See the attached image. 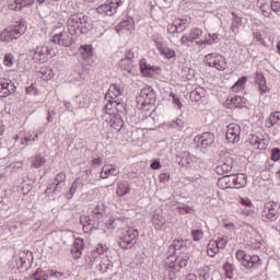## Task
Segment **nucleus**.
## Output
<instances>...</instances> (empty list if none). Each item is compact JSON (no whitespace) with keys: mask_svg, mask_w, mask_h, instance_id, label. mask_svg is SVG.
<instances>
[{"mask_svg":"<svg viewBox=\"0 0 280 280\" xmlns=\"http://www.w3.org/2000/svg\"><path fill=\"white\" fill-rule=\"evenodd\" d=\"M279 215V206L275 201H269L265 205V209L262 211V218L267 221L277 220Z\"/></svg>","mask_w":280,"mask_h":280,"instance_id":"4468645a","label":"nucleus"},{"mask_svg":"<svg viewBox=\"0 0 280 280\" xmlns=\"http://www.w3.org/2000/svg\"><path fill=\"white\" fill-rule=\"evenodd\" d=\"M151 222L155 229H159L160 231H165L170 228V224H167V221L165 220V217L161 212H156L153 214Z\"/></svg>","mask_w":280,"mask_h":280,"instance_id":"412c9836","label":"nucleus"},{"mask_svg":"<svg viewBox=\"0 0 280 280\" xmlns=\"http://www.w3.org/2000/svg\"><path fill=\"white\" fill-rule=\"evenodd\" d=\"M10 96V79L0 75V97Z\"/></svg>","mask_w":280,"mask_h":280,"instance_id":"bb28decb","label":"nucleus"},{"mask_svg":"<svg viewBox=\"0 0 280 280\" xmlns=\"http://www.w3.org/2000/svg\"><path fill=\"white\" fill-rule=\"evenodd\" d=\"M140 72L144 78H154L161 73V69L159 67L150 66L145 59L140 61Z\"/></svg>","mask_w":280,"mask_h":280,"instance_id":"f3484780","label":"nucleus"},{"mask_svg":"<svg viewBox=\"0 0 280 280\" xmlns=\"http://www.w3.org/2000/svg\"><path fill=\"white\" fill-rule=\"evenodd\" d=\"M9 27L11 28V32H13V36H15V39L20 36H23V34L27 31V25L25 23H19Z\"/></svg>","mask_w":280,"mask_h":280,"instance_id":"72a5a7b5","label":"nucleus"},{"mask_svg":"<svg viewBox=\"0 0 280 280\" xmlns=\"http://www.w3.org/2000/svg\"><path fill=\"white\" fill-rule=\"evenodd\" d=\"M192 242H200L205 237V232L202 230H194L191 232Z\"/></svg>","mask_w":280,"mask_h":280,"instance_id":"3c124183","label":"nucleus"},{"mask_svg":"<svg viewBox=\"0 0 280 280\" xmlns=\"http://www.w3.org/2000/svg\"><path fill=\"white\" fill-rule=\"evenodd\" d=\"M241 135H242V127H240V125L237 124L228 125L226 131H225V139L228 143H231L232 145H234L235 143H240Z\"/></svg>","mask_w":280,"mask_h":280,"instance_id":"6e6552de","label":"nucleus"},{"mask_svg":"<svg viewBox=\"0 0 280 280\" xmlns=\"http://www.w3.org/2000/svg\"><path fill=\"white\" fill-rule=\"evenodd\" d=\"M33 280H48L49 272L43 268H38L31 277Z\"/></svg>","mask_w":280,"mask_h":280,"instance_id":"4c0bfd02","label":"nucleus"},{"mask_svg":"<svg viewBox=\"0 0 280 280\" xmlns=\"http://www.w3.org/2000/svg\"><path fill=\"white\" fill-rule=\"evenodd\" d=\"M68 32L74 36L75 34H85L86 28H84V24L82 23V19L78 15H71L68 19Z\"/></svg>","mask_w":280,"mask_h":280,"instance_id":"1a4fd4ad","label":"nucleus"},{"mask_svg":"<svg viewBox=\"0 0 280 280\" xmlns=\"http://www.w3.org/2000/svg\"><path fill=\"white\" fill-rule=\"evenodd\" d=\"M137 237H139V231L129 228L119 236L118 246L122 248V250H128L137 244Z\"/></svg>","mask_w":280,"mask_h":280,"instance_id":"39448f33","label":"nucleus"},{"mask_svg":"<svg viewBox=\"0 0 280 280\" xmlns=\"http://www.w3.org/2000/svg\"><path fill=\"white\" fill-rule=\"evenodd\" d=\"M280 121V113L273 112L269 115V117L265 121L266 128H272L273 126H277Z\"/></svg>","mask_w":280,"mask_h":280,"instance_id":"473e14b6","label":"nucleus"},{"mask_svg":"<svg viewBox=\"0 0 280 280\" xmlns=\"http://www.w3.org/2000/svg\"><path fill=\"white\" fill-rule=\"evenodd\" d=\"M173 23L175 24L178 34H180V32H185L187 27V22L185 20H175Z\"/></svg>","mask_w":280,"mask_h":280,"instance_id":"09e8293b","label":"nucleus"},{"mask_svg":"<svg viewBox=\"0 0 280 280\" xmlns=\"http://www.w3.org/2000/svg\"><path fill=\"white\" fill-rule=\"evenodd\" d=\"M151 170H159L161 167V162L159 160H154L151 165Z\"/></svg>","mask_w":280,"mask_h":280,"instance_id":"338daca9","label":"nucleus"},{"mask_svg":"<svg viewBox=\"0 0 280 280\" xmlns=\"http://www.w3.org/2000/svg\"><path fill=\"white\" fill-rule=\"evenodd\" d=\"M199 277H201L203 280L209 279V277H211V269L207 266L202 267L199 271Z\"/></svg>","mask_w":280,"mask_h":280,"instance_id":"603ef678","label":"nucleus"},{"mask_svg":"<svg viewBox=\"0 0 280 280\" xmlns=\"http://www.w3.org/2000/svg\"><path fill=\"white\" fill-rule=\"evenodd\" d=\"M116 32L119 36H130L135 32V19L125 18L117 26Z\"/></svg>","mask_w":280,"mask_h":280,"instance_id":"9d476101","label":"nucleus"},{"mask_svg":"<svg viewBox=\"0 0 280 280\" xmlns=\"http://www.w3.org/2000/svg\"><path fill=\"white\" fill-rule=\"evenodd\" d=\"M0 40L2 43H12V40H16V37L10 26L0 32Z\"/></svg>","mask_w":280,"mask_h":280,"instance_id":"7c9ffc66","label":"nucleus"},{"mask_svg":"<svg viewBox=\"0 0 280 280\" xmlns=\"http://www.w3.org/2000/svg\"><path fill=\"white\" fill-rule=\"evenodd\" d=\"M9 10L18 11L21 10L20 0H10L8 3Z\"/></svg>","mask_w":280,"mask_h":280,"instance_id":"864d4df0","label":"nucleus"},{"mask_svg":"<svg viewBox=\"0 0 280 280\" xmlns=\"http://www.w3.org/2000/svg\"><path fill=\"white\" fill-rule=\"evenodd\" d=\"M246 82H248V79L246 77H242L235 82L233 90L236 92L244 91V89H246Z\"/></svg>","mask_w":280,"mask_h":280,"instance_id":"a18cd8bd","label":"nucleus"},{"mask_svg":"<svg viewBox=\"0 0 280 280\" xmlns=\"http://www.w3.org/2000/svg\"><path fill=\"white\" fill-rule=\"evenodd\" d=\"M125 75H137V67L128 59H121L118 63Z\"/></svg>","mask_w":280,"mask_h":280,"instance_id":"5701e85b","label":"nucleus"},{"mask_svg":"<svg viewBox=\"0 0 280 280\" xmlns=\"http://www.w3.org/2000/svg\"><path fill=\"white\" fill-rule=\"evenodd\" d=\"M20 137L22 138L21 143L22 145H27V143H31V141H36L38 139V136L34 131H23L20 133Z\"/></svg>","mask_w":280,"mask_h":280,"instance_id":"c756f323","label":"nucleus"},{"mask_svg":"<svg viewBox=\"0 0 280 280\" xmlns=\"http://www.w3.org/2000/svg\"><path fill=\"white\" fill-rule=\"evenodd\" d=\"M270 9L272 12H280V0H270Z\"/></svg>","mask_w":280,"mask_h":280,"instance_id":"5fc2aeb1","label":"nucleus"},{"mask_svg":"<svg viewBox=\"0 0 280 280\" xmlns=\"http://www.w3.org/2000/svg\"><path fill=\"white\" fill-rule=\"evenodd\" d=\"M119 175V168L113 164H105L103 165L100 176L101 178H110V176H118Z\"/></svg>","mask_w":280,"mask_h":280,"instance_id":"4be33fe9","label":"nucleus"},{"mask_svg":"<svg viewBox=\"0 0 280 280\" xmlns=\"http://www.w3.org/2000/svg\"><path fill=\"white\" fill-rule=\"evenodd\" d=\"M49 275L50 277H55L56 279H60V277H62V273L57 270H50Z\"/></svg>","mask_w":280,"mask_h":280,"instance_id":"774afa93","label":"nucleus"},{"mask_svg":"<svg viewBox=\"0 0 280 280\" xmlns=\"http://www.w3.org/2000/svg\"><path fill=\"white\" fill-rule=\"evenodd\" d=\"M224 229H226V231H233V233H235V231H237V228L235 226V223H225L224 224Z\"/></svg>","mask_w":280,"mask_h":280,"instance_id":"0e129e2a","label":"nucleus"},{"mask_svg":"<svg viewBox=\"0 0 280 280\" xmlns=\"http://www.w3.org/2000/svg\"><path fill=\"white\" fill-rule=\"evenodd\" d=\"M220 253V247H218V243L215 241H210L207 246V254L209 257H215Z\"/></svg>","mask_w":280,"mask_h":280,"instance_id":"ea45409f","label":"nucleus"},{"mask_svg":"<svg viewBox=\"0 0 280 280\" xmlns=\"http://www.w3.org/2000/svg\"><path fill=\"white\" fill-rule=\"evenodd\" d=\"M67 180V175L65 173H59L56 176V183L57 185H60V183H65Z\"/></svg>","mask_w":280,"mask_h":280,"instance_id":"bf43d9fd","label":"nucleus"},{"mask_svg":"<svg viewBox=\"0 0 280 280\" xmlns=\"http://www.w3.org/2000/svg\"><path fill=\"white\" fill-rule=\"evenodd\" d=\"M100 220L98 217L91 219L89 215H81L80 222L83 226L84 233H92V231H97L100 229Z\"/></svg>","mask_w":280,"mask_h":280,"instance_id":"ddd939ff","label":"nucleus"},{"mask_svg":"<svg viewBox=\"0 0 280 280\" xmlns=\"http://www.w3.org/2000/svg\"><path fill=\"white\" fill-rule=\"evenodd\" d=\"M80 54L83 58H91L93 56V46L92 45H83L80 47Z\"/></svg>","mask_w":280,"mask_h":280,"instance_id":"49530a36","label":"nucleus"},{"mask_svg":"<svg viewBox=\"0 0 280 280\" xmlns=\"http://www.w3.org/2000/svg\"><path fill=\"white\" fill-rule=\"evenodd\" d=\"M258 3H259V8H260L264 16H269L270 13L268 11H266V8H268V4L264 5V0L259 1Z\"/></svg>","mask_w":280,"mask_h":280,"instance_id":"052dcab7","label":"nucleus"},{"mask_svg":"<svg viewBox=\"0 0 280 280\" xmlns=\"http://www.w3.org/2000/svg\"><path fill=\"white\" fill-rule=\"evenodd\" d=\"M271 161H280V149L275 148L271 150Z\"/></svg>","mask_w":280,"mask_h":280,"instance_id":"6e6d98bb","label":"nucleus"},{"mask_svg":"<svg viewBox=\"0 0 280 280\" xmlns=\"http://www.w3.org/2000/svg\"><path fill=\"white\" fill-rule=\"evenodd\" d=\"M233 170V158L224 155L217 165V174H229Z\"/></svg>","mask_w":280,"mask_h":280,"instance_id":"a211bd4d","label":"nucleus"},{"mask_svg":"<svg viewBox=\"0 0 280 280\" xmlns=\"http://www.w3.org/2000/svg\"><path fill=\"white\" fill-rule=\"evenodd\" d=\"M255 86L259 95H266V93L270 92V85H268V81L266 80V77L261 72L256 73Z\"/></svg>","mask_w":280,"mask_h":280,"instance_id":"dca6fc26","label":"nucleus"},{"mask_svg":"<svg viewBox=\"0 0 280 280\" xmlns=\"http://www.w3.org/2000/svg\"><path fill=\"white\" fill-rule=\"evenodd\" d=\"M248 101L244 96H231L223 103L224 108L229 110H235V108H246Z\"/></svg>","mask_w":280,"mask_h":280,"instance_id":"9b49d317","label":"nucleus"},{"mask_svg":"<svg viewBox=\"0 0 280 280\" xmlns=\"http://www.w3.org/2000/svg\"><path fill=\"white\" fill-rule=\"evenodd\" d=\"M173 126H174V128L183 129V128H185V120H183L182 118H176L173 121Z\"/></svg>","mask_w":280,"mask_h":280,"instance_id":"13d9d810","label":"nucleus"},{"mask_svg":"<svg viewBox=\"0 0 280 280\" xmlns=\"http://www.w3.org/2000/svg\"><path fill=\"white\" fill-rule=\"evenodd\" d=\"M248 143L253 145L256 150H266L268 148V141L260 139L256 135H250L247 139Z\"/></svg>","mask_w":280,"mask_h":280,"instance_id":"b1692460","label":"nucleus"},{"mask_svg":"<svg viewBox=\"0 0 280 280\" xmlns=\"http://www.w3.org/2000/svg\"><path fill=\"white\" fill-rule=\"evenodd\" d=\"M197 141L201 148H208V145H211L213 143V135L207 132L199 137H197Z\"/></svg>","mask_w":280,"mask_h":280,"instance_id":"2f4dec72","label":"nucleus"},{"mask_svg":"<svg viewBox=\"0 0 280 280\" xmlns=\"http://www.w3.org/2000/svg\"><path fill=\"white\" fill-rule=\"evenodd\" d=\"M240 205L247 209L246 215H250V213H253V209H255V206L253 205V201L248 198H241L240 199Z\"/></svg>","mask_w":280,"mask_h":280,"instance_id":"37998d69","label":"nucleus"},{"mask_svg":"<svg viewBox=\"0 0 280 280\" xmlns=\"http://www.w3.org/2000/svg\"><path fill=\"white\" fill-rule=\"evenodd\" d=\"M124 3V0H107L105 3L96 8V12L101 16H113L117 13V8Z\"/></svg>","mask_w":280,"mask_h":280,"instance_id":"423d86ee","label":"nucleus"},{"mask_svg":"<svg viewBox=\"0 0 280 280\" xmlns=\"http://www.w3.org/2000/svg\"><path fill=\"white\" fill-rule=\"evenodd\" d=\"M202 36V30L194 28L191 32L184 34L179 39V45L182 47H191L194 43Z\"/></svg>","mask_w":280,"mask_h":280,"instance_id":"f8f14e48","label":"nucleus"},{"mask_svg":"<svg viewBox=\"0 0 280 280\" xmlns=\"http://www.w3.org/2000/svg\"><path fill=\"white\" fill-rule=\"evenodd\" d=\"M155 47L161 56L166 58V60H172V58H176V51L165 45V40L163 37H154Z\"/></svg>","mask_w":280,"mask_h":280,"instance_id":"0eeeda50","label":"nucleus"},{"mask_svg":"<svg viewBox=\"0 0 280 280\" xmlns=\"http://www.w3.org/2000/svg\"><path fill=\"white\" fill-rule=\"evenodd\" d=\"M106 250H108V245L101 243L96 246V253H98V255H103V253H106Z\"/></svg>","mask_w":280,"mask_h":280,"instance_id":"4d7b16f0","label":"nucleus"},{"mask_svg":"<svg viewBox=\"0 0 280 280\" xmlns=\"http://www.w3.org/2000/svg\"><path fill=\"white\" fill-rule=\"evenodd\" d=\"M109 126L114 128V130H121V126H124V120L121 119V114L109 115Z\"/></svg>","mask_w":280,"mask_h":280,"instance_id":"c85d7f7f","label":"nucleus"},{"mask_svg":"<svg viewBox=\"0 0 280 280\" xmlns=\"http://www.w3.org/2000/svg\"><path fill=\"white\" fill-rule=\"evenodd\" d=\"M3 65L4 67H8V69L14 67V55L11 52H8L3 57Z\"/></svg>","mask_w":280,"mask_h":280,"instance_id":"de8ad7c7","label":"nucleus"},{"mask_svg":"<svg viewBox=\"0 0 280 280\" xmlns=\"http://www.w3.org/2000/svg\"><path fill=\"white\" fill-rule=\"evenodd\" d=\"M248 183V177L243 174H236L232 175V185L233 189H242V187H246V184Z\"/></svg>","mask_w":280,"mask_h":280,"instance_id":"393cba45","label":"nucleus"},{"mask_svg":"<svg viewBox=\"0 0 280 280\" xmlns=\"http://www.w3.org/2000/svg\"><path fill=\"white\" fill-rule=\"evenodd\" d=\"M159 178H160V183H167L170 180V174L162 173L160 174Z\"/></svg>","mask_w":280,"mask_h":280,"instance_id":"69168bd1","label":"nucleus"},{"mask_svg":"<svg viewBox=\"0 0 280 280\" xmlns=\"http://www.w3.org/2000/svg\"><path fill=\"white\" fill-rule=\"evenodd\" d=\"M156 102V93H154L151 88H143L137 97V107L139 110L147 113V110H152Z\"/></svg>","mask_w":280,"mask_h":280,"instance_id":"f03ea898","label":"nucleus"},{"mask_svg":"<svg viewBox=\"0 0 280 280\" xmlns=\"http://www.w3.org/2000/svg\"><path fill=\"white\" fill-rule=\"evenodd\" d=\"M16 268L18 270H27V268L30 267V260L26 259L25 255L20 256L19 258H16Z\"/></svg>","mask_w":280,"mask_h":280,"instance_id":"79ce46f5","label":"nucleus"},{"mask_svg":"<svg viewBox=\"0 0 280 280\" xmlns=\"http://www.w3.org/2000/svg\"><path fill=\"white\" fill-rule=\"evenodd\" d=\"M33 60L39 65L47 62V60H49V49L45 46L37 47L33 56Z\"/></svg>","mask_w":280,"mask_h":280,"instance_id":"aec40b11","label":"nucleus"},{"mask_svg":"<svg viewBox=\"0 0 280 280\" xmlns=\"http://www.w3.org/2000/svg\"><path fill=\"white\" fill-rule=\"evenodd\" d=\"M83 250H84V240L75 238L70 249L72 259H80V257H82Z\"/></svg>","mask_w":280,"mask_h":280,"instance_id":"6ab92c4d","label":"nucleus"},{"mask_svg":"<svg viewBox=\"0 0 280 280\" xmlns=\"http://www.w3.org/2000/svg\"><path fill=\"white\" fill-rule=\"evenodd\" d=\"M218 187L220 189H233L232 175H225L218 179Z\"/></svg>","mask_w":280,"mask_h":280,"instance_id":"cd10ccee","label":"nucleus"},{"mask_svg":"<svg viewBox=\"0 0 280 280\" xmlns=\"http://www.w3.org/2000/svg\"><path fill=\"white\" fill-rule=\"evenodd\" d=\"M124 93V88L119 84H113L109 86L108 95L109 97H119Z\"/></svg>","mask_w":280,"mask_h":280,"instance_id":"58836bf2","label":"nucleus"},{"mask_svg":"<svg viewBox=\"0 0 280 280\" xmlns=\"http://www.w3.org/2000/svg\"><path fill=\"white\" fill-rule=\"evenodd\" d=\"M167 33L168 34H178V31L176 28V24H174V22L172 24L167 25Z\"/></svg>","mask_w":280,"mask_h":280,"instance_id":"680f3d73","label":"nucleus"},{"mask_svg":"<svg viewBox=\"0 0 280 280\" xmlns=\"http://www.w3.org/2000/svg\"><path fill=\"white\" fill-rule=\"evenodd\" d=\"M20 1V8H27V5H32L34 3V0H19Z\"/></svg>","mask_w":280,"mask_h":280,"instance_id":"e2e57ef3","label":"nucleus"},{"mask_svg":"<svg viewBox=\"0 0 280 280\" xmlns=\"http://www.w3.org/2000/svg\"><path fill=\"white\" fill-rule=\"evenodd\" d=\"M235 257L237 261H240V264H242V266L247 270H253V268H259V266H261V258L259 255H250L244 249H237Z\"/></svg>","mask_w":280,"mask_h":280,"instance_id":"7ed1b4c3","label":"nucleus"},{"mask_svg":"<svg viewBox=\"0 0 280 280\" xmlns=\"http://www.w3.org/2000/svg\"><path fill=\"white\" fill-rule=\"evenodd\" d=\"M219 249H224L226 246H229V236L219 237L217 241H214Z\"/></svg>","mask_w":280,"mask_h":280,"instance_id":"8fccbe9b","label":"nucleus"},{"mask_svg":"<svg viewBox=\"0 0 280 280\" xmlns=\"http://www.w3.org/2000/svg\"><path fill=\"white\" fill-rule=\"evenodd\" d=\"M103 231L105 233H113L115 231V219L105 217Z\"/></svg>","mask_w":280,"mask_h":280,"instance_id":"a19ab883","label":"nucleus"},{"mask_svg":"<svg viewBox=\"0 0 280 280\" xmlns=\"http://www.w3.org/2000/svg\"><path fill=\"white\" fill-rule=\"evenodd\" d=\"M203 62L206 67L215 69L217 71H226V58L218 52H211L205 56Z\"/></svg>","mask_w":280,"mask_h":280,"instance_id":"20e7f679","label":"nucleus"},{"mask_svg":"<svg viewBox=\"0 0 280 280\" xmlns=\"http://www.w3.org/2000/svg\"><path fill=\"white\" fill-rule=\"evenodd\" d=\"M52 43L61 45V47H69L71 46V37H69L67 33L60 32L59 34H55L52 36Z\"/></svg>","mask_w":280,"mask_h":280,"instance_id":"a878e982","label":"nucleus"},{"mask_svg":"<svg viewBox=\"0 0 280 280\" xmlns=\"http://www.w3.org/2000/svg\"><path fill=\"white\" fill-rule=\"evenodd\" d=\"M39 73L46 82H49V80H54V69L51 67L45 66L39 69Z\"/></svg>","mask_w":280,"mask_h":280,"instance_id":"c9c22d12","label":"nucleus"},{"mask_svg":"<svg viewBox=\"0 0 280 280\" xmlns=\"http://www.w3.org/2000/svg\"><path fill=\"white\" fill-rule=\"evenodd\" d=\"M217 40H218L217 34H208L205 37L197 40L196 45H198L199 47L202 45H213V43H215Z\"/></svg>","mask_w":280,"mask_h":280,"instance_id":"f704fd0d","label":"nucleus"},{"mask_svg":"<svg viewBox=\"0 0 280 280\" xmlns=\"http://www.w3.org/2000/svg\"><path fill=\"white\" fill-rule=\"evenodd\" d=\"M126 110V103L121 101H108L105 106L107 115H121Z\"/></svg>","mask_w":280,"mask_h":280,"instance_id":"2eb2a0df","label":"nucleus"},{"mask_svg":"<svg viewBox=\"0 0 280 280\" xmlns=\"http://www.w3.org/2000/svg\"><path fill=\"white\" fill-rule=\"evenodd\" d=\"M45 163H47V160L43 155H35L31 159V165L35 170L43 167V165H45Z\"/></svg>","mask_w":280,"mask_h":280,"instance_id":"e433bc0d","label":"nucleus"},{"mask_svg":"<svg viewBox=\"0 0 280 280\" xmlns=\"http://www.w3.org/2000/svg\"><path fill=\"white\" fill-rule=\"evenodd\" d=\"M226 279H233L235 277V267L232 264L225 262L223 265Z\"/></svg>","mask_w":280,"mask_h":280,"instance_id":"c03bdc74","label":"nucleus"},{"mask_svg":"<svg viewBox=\"0 0 280 280\" xmlns=\"http://www.w3.org/2000/svg\"><path fill=\"white\" fill-rule=\"evenodd\" d=\"M187 264H189V255L186 253H179L178 255L172 254L164 260V266L168 272H173L176 275L186 268Z\"/></svg>","mask_w":280,"mask_h":280,"instance_id":"f257e3e1","label":"nucleus"}]
</instances>
